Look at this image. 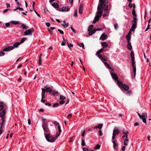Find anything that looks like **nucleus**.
Instances as JSON below:
<instances>
[{"instance_id": "nucleus-1", "label": "nucleus", "mask_w": 151, "mask_h": 151, "mask_svg": "<svg viewBox=\"0 0 151 151\" xmlns=\"http://www.w3.org/2000/svg\"><path fill=\"white\" fill-rule=\"evenodd\" d=\"M108 1V0H106ZM105 3H108L107 1H106V0H99V4L98 6L97 10L98 11L101 10L103 8V5L105 6L106 8L104 9V10L105 11H107L108 10V6L106 4H105Z\"/></svg>"}, {"instance_id": "nucleus-2", "label": "nucleus", "mask_w": 151, "mask_h": 151, "mask_svg": "<svg viewBox=\"0 0 151 151\" xmlns=\"http://www.w3.org/2000/svg\"><path fill=\"white\" fill-rule=\"evenodd\" d=\"M129 132L127 131H124L123 130V134H124L123 135V140H124V144L127 146V145L129 142V140L128 139V135Z\"/></svg>"}, {"instance_id": "nucleus-3", "label": "nucleus", "mask_w": 151, "mask_h": 151, "mask_svg": "<svg viewBox=\"0 0 151 151\" xmlns=\"http://www.w3.org/2000/svg\"><path fill=\"white\" fill-rule=\"evenodd\" d=\"M45 137L47 141L50 142H54L56 139L55 138L51 136V134L50 133L46 134L45 135Z\"/></svg>"}, {"instance_id": "nucleus-4", "label": "nucleus", "mask_w": 151, "mask_h": 151, "mask_svg": "<svg viewBox=\"0 0 151 151\" xmlns=\"http://www.w3.org/2000/svg\"><path fill=\"white\" fill-rule=\"evenodd\" d=\"M129 87L128 86L125 84H123V90L127 91H123V93L126 94L127 95L129 96L132 94V91L131 90H129Z\"/></svg>"}, {"instance_id": "nucleus-5", "label": "nucleus", "mask_w": 151, "mask_h": 151, "mask_svg": "<svg viewBox=\"0 0 151 151\" xmlns=\"http://www.w3.org/2000/svg\"><path fill=\"white\" fill-rule=\"evenodd\" d=\"M139 118L142 119L143 122L146 125V119L147 117V114L146 113H143L142 115H141L139 113H138Z\"/></svg>"}, {"instance_id": "nucleus-6", "label": "nucleus", "mask_w": 151, "mask_h": 151, "mask_svg": "<svg viewBox=\"0 0 151 151\" xmlns=\"http://www.w3.org/2000/svg\"><path fill=\"white\" fill-rule=\"evenodd\" d=\"M131 62L132 67L133 73L134 74L133 78H134L136 75V67L134 61V59H131Z\"/></svg>"}, {"instance_id": "nucleus-7", "label": "nucleus", "mask_w": 151, "mask_h": 151, "mask_svg": "<svg viewBox=\"0 0 151 151\" xmlns=\"http://www.w3.org/2000/svg\"><path fill=\"white\" fill-rule=\"evenodd\" d=\"M34 32V29L33 28H32L25 31L24 33V34L25 35H31Z\"/></svg>"}, {"instance_id": "nucleus-8", "label": "nucleus", "mask_w": 151, "mask_h": 151, "mask_svg": "<svg viewBox=\"0 0 151 151\" xmlns=\"http://www.w3.org/2000/svg\"><path fill=\"white\" fill-rule=\"evenodd\" d=\"M69 8L67 6H64L62 8H60L58 9H57V10L60 12H68L69 11Z\"/></svg>"}, {"instance_id": "nucleus-9", "label": "nucleus", "mask_w": 151, "mask_h": 151, "mask_svg": "<svg viewBox=\"0 0 151 151\" xmlns=\"http://www.w3.org/2000/svg\"><path fill=\"white\" fill-rule=\"evenodd\" d=\"M42 127L45 132H48V128L47 127V125L45 122H43Z\"/></svg>"}, {"instance_id": "nucleus-10", "label": "nucleus", "mask_w": 151, "mask_h": 151, "mask_svg": "<svg viewBox=\"0 0 151 151\" xmlns=\"http://www.w3.org/2000/svg\"><path fill=\"white\" fill-rule=\"evenodd\" d=\"M111 75L113 79L117 81L118 80V77L115 73H111Z\"/></svg>"}, {"instance_id": "nucleus-11", "label": "nucleus", "mask_w": 151, "mask_h": 151, "mask_svg": "<svg viewBox=\"0 0 151 151\" xmlns=\"http://www.w3.org/2000/svg\"><path fill=\"white\" fill-rule=\"evenodd\" d=\"M6 112V109H4L2 111L0 112V116L2 118H4V116Z\"/></svg>"}, {"instance_id": "nucleus-12", "label": "nucleus", "mask_w": 151, "mask_h": 151, "mask_svg": "<svg viewBox=\"0 0 151 151\" xmlns=\"http://www.w3.org/2000/svg\"><path fill=\"white\" fill-rule=\"evenodd\" d=\"M13 49V47L12 46H8L4 48L3 50V51H8L9 50H11Z\"/></svg>"}, {"instance_id": "nucleus-13", "label": "nucleus", "mask_w": 151, "mask_h": 151, "mask_svg": "<svg viewBox=\"0 0 151 151\" xmlns=\"http://www.w3.org/2000/svg\"><path fill=\"white\" fill-rule=\"evenodd\" d=\"M107 38V35L105 34H102L100 38V39H101L103 40H104Z\"/></svg>"}, {"instance_id": "nucleus-14", "label": "nucleus", "mask_w": 151, "mask_h": 151, "mask_svg": "<svg viewBox=\"0 0 151 151\" xmlns=\"http://www.w3.org/2000/svg\"><path fill=\"white\" fill-rule=\"evenodd\" d=\"M52 6L57 10L59 9L58 8H59V5L57 3L54 2L52 4Z\"/></svg>"}, {"instance_id": "nucleus-15", "label": "nucleus", "mask_w": 151, "mask_h": 151, "mask_svg": "<svg viewBox=\"0 0 151 151\" xmlns=\"http://www.w3.org/2000/svg\"><path fill=\"white\" fill-rule=\"evenodd\" d=\"M117 84L121 88V90H123V83L119 81H117Z\"/></svg>"}, {"instance_id": "nucleus-16", "label": "nucleus", "mask_w": 151, "mask_h": 151, "mask_svg": "<svg viewBox=\"0 0 151 151\" xmlns=\"http://www.w3.org/2000/svg\"><path fill=\"white\" fill-rule=\"evenodd\" d=\"M127 47L128 49L129 50H131L132 49V47L131 45V43L130 41L127 42Z\"/></svg>"}, {"instance_id": "nucleus-17", "label": "nucleus", "mask_w": 151, "mask_h": 151, "mask_svg": "<svg viewBox=\"0 0 151 151\" xmlns=\"http://www.w3.org/2000/svg\"><path fill=\"white\" fill-rule=\"evenodd\" d=\"M89 32L88 34L89 36H91L94 34L96 31V29H94L91 31H88Z\"/></svg>"}, {"instance_id": "nucleus-18", "label": "nucleus", "mask_w": 151, "mask_h": 151, "mask_svg": "<svg viewBox=\"0 0 151 151\" xmlns=\"http://www.w3.org/2000/svg\"><path fill=\"white\" fill-rule=\"evenodd\" d=\"M79 12L80 14H81L83 12V6L82 4H81L80 6Z\"/></svg>"}, {"instance_id": "nucleus-19", "label": "nucleus", "mask_w": 151, "mask_h": 151, "mask_svg": "<svg viewBox=\"0 0 151 151\" xmlns=\"http://www.w3.org/2000/svg\"><path fill=\"white\" fill-rule=\"evenodd\" d=\"M20 45V43H19V42H17L14 43L12 46V47H13V49L14 47L17 48L18 47V46Z\"/></svg>"}, {"instance_id": "nucleus-20", "label": "nucleus", "mask_w": 151, "mask_h": 151, "mask_svg": "<svg viewBox=\"0 0 151 151\" xmlns=\"http://www.w3.org/2000/svg\"><path fill=\"white\" fill-rule=\"evenodd\" d=\"M119 132V129L115 128L113 130V134H117Z\"/></svg>"}, {"instance_id": "nucleus-21", "label": "nucleus", "mask_w": 151, "mask_h": 151, "mask_svg": "<svg viewBox=\"0 0 151 151\" xmlns=\"http://www.w3.org/2000/svg\"><path fill=\"white\" fill-rule=\"evenodd\" d=\"M101 45L103 47V48H105L108 47V45L107 44L106 42H103L101 43Z\"/></svg>"}, {"instance_id": "nucleus-22", "label": "nucleus", "mask_w": 151, "mask_h": 151, "mask_svg": "<svg viewBox=\"0 0 151 151\" xmlns=\"http://www.w3.org/2000/svg\"><path fill=\"white\" fill-rule=\"evenodd\" d=\"M103 125V124H99L98 126H95L93 129H95L97 128L99 129H101L102 128Z\"/></svg>"}, {"instance_id": "nucleus-23", "label": "nucleus", "mask_w": 151, "mask_h": 151, "mask_svg": "<svg viewBox=\"0 0 151 151\" xmlns=\"http://www.w3.org/2000/svg\"><path fill=\"white\" fill-rule=\"evenodd\" d=\"M137 24H132V25L131 26V29L132 31L134 32V31L135 29L136 28Z\"/></svg>"}, {"instance_id": "nucleus-24", "label": "nucleus", "mask_w": 151, "mask_h": 151, "mask_svg": "<svg viewBox=\"0 0 151 151\" xmlns=\"http://www.w3.org/2000/svg\"><path fill=\"white\" fill-rule=\"evenodd\" d=\"M103 12L101 11V10L97 12V15L101 17L102 15Z\"/></svg>"}, {"instance_id": "nucleus-25", "label": "nucleus", "mask_w": 151, "mask_h": 151, "mask_svg": "<svg viewBox=\"0 0 151 151\" xmlns=\"http://www.w3.org/2000/svg\"><path fill=\"white\" fill-rule=\"evenodd\" d=\"M132 24H136L137 23V18L135 17H133V20L132 21Z\"/></svg>"}, {"instance_id": "nucleus-26", "label": "nucleus", "mask_w": 151, "mask_h": 151, "mask_svg": "<svg viewBox=\"0 0 151 151\" xmlns=\"http://www.w3.org/2000/svg\"><path fill=\"white\" fill-rule=\"evenodd\" d=\"M21 24H22V25L21 26V27H22V29H27L28 28V27H26L25 25H24L23 23Z\"/></svg>"}, {"instance_id": "nucleus-27", "label": "nucleus", "mask_w": 151, "mask_h": 151, "mask_svg": "<svg viewBox=\"0 0 151 151\" xmlns=\"http://www.w3.org/2000/svg\"><path fill=\"white\" fill-rule=\"evenodd\" d=\"M104 65L106 66L108 68L110 69H111V67L109 65V64L107 62H104Z\"/></svg>"}, {"instance_id": "nucleus-28", "label": "nucleus", "mask_w": 151, "mask_h": 151, "mask_svg": "<svg viewBox=\"0 0 151 151\" xmlns=\"http://www.w3.org/2000/svg\"><path fill=\"white\" fill-rule=\"evenodd\" d=\"M125 38L127 40V42L128 41H130L131 40V36L127 35L126 36Z\"/></svg>"}, {"instance_id": "nucleus-29", "label": "nucleus", "mask_w": 151, "mask_h": 151, "mask_svg": "<svg viewBox=\"0 0 151 151\" xmlns=\"http://www.w3.org/2000/svg\"><path fill=\"white\" fill-rule=\"evenodd\" d=\"M66 99V97L60 95L59 99L61 100L64 101Z\"/></svg>"}, {"instance_id": "nucleus-30", "label": "nucleus", "mask_w": 151, "mask_h": 151, "mask_svg": "<svg viewBox=\"0 0 151 151\" xmlns=\"http://www.w3.org/2000/svg\"><path fill=\"white\" fill-rule=\"evenodd\" d=\"M63 41L61 43V45L62 46L65 45L66 44V42L65 41V38L64 37H63Z\"/></svg>"}, {"instance_id": "nucleus-31", "label": "nucleus", "mask_w": 151, "mask_h": 151, "mask_svg": "<svg viewBox=\"0 0 151 151\" xmlns=\"http://www.w3.org/2000/svg\"><path fill=\"white\" fill-rule=\"evenodd\" d=\"M130 56L131 58V59H134V52L132 51L130 53Z\"/></svg>"}, {"instance_id": "nucleus-32", "label": "nucleus", "mask_w": 151, "mask_h": 151, "mask_svg": "<svg viewBox=\"0 0 151 151\" xmlns=\"http://www.w3.org/2000/svg\"><path fill=\"white\" fill-rule=\"evenodd\" d=\"M103 48H101L96 53V55H97V54L101 53L103 51Z\"/></svg>"}, {"instance_id": "nucleus-33", "label": "nucleus", "mask_w": 151, "mask_h": 151, "mask_svg": "<svg viewBox=\"0 0 151 151\" xmlns=\"http://www.w3.org/2000/svg\"><path fill=\"white\" fill-rule=\"evenodd\" d=\"M52 89L51 87H46V88L45 89V90L46 92H49L50 91H51V90H52Z\"/></svg>"}, {"instance_id": "nucleus-34", "label": "nucleus", "mask_w": 151, "mask_h": 151, "mask_svg": "<svg viewBox=\"0 0 151 151\" xmlns=\"http://www.w3.org/2000/svg\"><path fill=\"white\" fill-rule=\"evenodd\" d=\"M93 25H90L89 26L88 28V31H91V30H92V29L93 28Z\"/></svg>"}, {"instance_id": "nucleus-35", "label": "nucleus", "mask_w": 151, "mask_h": 151, "mask_svg": "<svg viewBox=\"0 0 151 151\" xmlns=\"http://www.w3.org/2000/svg\"><path fill=\"white\" fill-rule=\"evenodd\" d=\"M11 23L15 25H16L19 23V22L18 21H12L11 22Z\"/></svg>"}, {"instance_id": "nucleus-36", "label": "nucleus", "mask_w": 151, "mask_h": 151, "mask_svg": "<svg viewBox=\"0 0 151 151\" xmlns=\"http://www.w3.org/2000/svg\"><path fill=\"white\" fill-rule=\"evenodd\" d=\"M80 44L81 45V47H82L83 49H84V44L83 43H79L78 42L77 43V45L78 46H80Z\"/></svg>"}, {"instance_id": "nucleus-37", "label": "nucleus", "mask_w": 151, "mask_h": 151, "mask_svg": "<svg viewBox=\"0 0 151 151\" xmlns=\"http://www.w3.org/2000/svg\"><path fill=\"white\" fill-rule=\"evenodd\" d=\"M101 146L99 145H96L94 148V149L95 150L97 149H99L100 147Z\"/></svg>"}, {"instance_id": "nucleus-38", "label": "nucleus", "mask_w": 151, "mask_h": 151, "mask_svg": "<svg viewBox=\"0 0 151 151\" xmlns=\"http://www.w3.org/2000/svg\"><path fill=\"white\" fill-rule=\"evenodd\" d=\"M112 142L113 144V148L114 150H115L116 147L117 146V144L116 143L115 141H112Z\"/></svg>"}, {"instance_id": "nucleus-39", "label": "nucleus", "mask_w": 151, "mask_h": 151, "mask_svg": "<svg viewBox=\"0 0 151 151\" xmlns=\"http://www.w3.org/2000/svg\"><path fill=\"white\" fill-rule=\"evenodd\" d=\"M59 103H56L55 104H54L53 106L52 107L53 108H56L58 107L59 106Z\"/></svg>"}, {"instance_id": "nucleus-40", "label": "nucleus", "mask_w": 151, "mask_h": 151, "mask_svg": "<svg viewBox=\"0 0 151 151\" xmlns=\"http://www.w3.org/2000/svg\"><path fill=\"white\" fill-rule=\"evenodd\" d=\"M62 26L64 28H65L68 27L69 26V24L68 23H66L65 24H61Z\"/></svg>"}, {"instance_id": "nucleus-41", "label": "nucleus", "mask_w": 151, "mask_h": 151, "mask_svg": "<svg viewBox=\"0 0 151 151\" xmlns=\"http://www.w3.org/2000/svg\"><path fill=\"white\" fill-rule=\"evenodd\" d=\"M132 14L133 15L134 17H136V12L134 9H133L132 12Z\"/></svg>"}, {"instance_id": "nucleus-42", "label": "nucleus", "mask_w": 151, "mask_h": 151, "mask_svg": "<svg viewBox=\"0 0 151 151\" xmlns=\"http://www.w3.org/2000/svg\"><path fill=\"white\" fill-rule=\"evenodd\" d=\"M26 39V38H25V37L21 39V40L20 42H19V43H20V44L21 43H22L24 42L25 41V40Z\"/></svg>"}, {"instance_id": "nucleus-43", "label": "nucleus", "mask_w": 151, "mask_h": 151, "mask_svg": "<svg viewBox=\"0 0 151 151\" xmlns=\"http://www.w3.org/2000/svg\"><path fill=\"white\" fill-rule=\"evenodd\" d=\"M3 50L0 51V57L3 56L5 55V53Z\"/></svg>"}, {"instance_id": "nucleus-44", "label": "nucleus", "mask_w": 151, "mask_h": 151, "mask_svg": "<svg viewBox=\"0 0 151 151\" xmlns=\"http://www.w3.org/2000/svg\"><path fill=\"white\" fill-rule=\"evenodd\" d=\"M77 12H78L77 10L76 9H75V11L74 14V17H77L78 16Z\"/></svg>"}, {"instance_id": "nucleus-45", "label": "nucleus", "mask_w": 151, "mask_h": 151, "mask_svg": "<svg viewBox=\"0 0 151 151\" xmlns=\"http://www.w3.org/2000/svg\"><path fill=\"white\" fill-rule=\"evenodd\" d=\"M42 59L41 58H39V60H38V64L39 65H41L42 64L41 63Z\"/></svg>"}, {"instance_id": "nucleus-46", "label": "nucleus", "mask_w": 151, "mask_h": 151, "mask_svg": "<svg viewBox=\"0 0 151 151\" xmlns=\"http://www.w3.org/2000/svg\"><path fill=\"white\" fill-rule=\"evenodd\" d=\"M60 132H59L58 131L57 132L56 134V135H55V138H57L60 134Z\"/></svg>"}, {"instance_id": "nucleus-47", "label": "nucleus", "mask_w": 151, "mask_h": 151, "mask_svg": "<svg viewBox=\"0 0 151 151\" xmlns=\"http://www.w3.org/2000/svg\"><path fill=\"white\" fill-rule=\"evenodd\" d=\"M41 89L42 90V94H45L46 91L45 89L42 88Z\"/></svg>"}, {"instance_id": "nucleus-48", "label": "nucleus", "mask_w": 151, "mask_h": 151, "mask_svg": "<svg viewBox=\"0 0 151 151\" xmlns=\"http://www.w3.org/2000/svg\"><path fill=\"white\" fill-rule=\"evenodd\" d=\"M100 17L99 16H97V15L95 17L94 19L95 20H97L98 21L99 20V18Z\"/></svg>"}, {"instance_id": "nucleus-49", "label": "nucleus", "mask_w": 151, "mask_h": 151, "mask_svg": "<svg viewBox=\"0 0 151 151\" xmlns=\"http://www.w3.org/2000/svg\"><path fill=\"white\" fill-rule=\"evenodd\" d=\"M65 102V101L61 100L59 102V104H63Z\"/></svg>"}, {"instance_id": "nucleus-50", "label": "nucleus", "mask_w": 151, "mask_h": 151, "mask_svg": "<svg viewBox=\"0 0 151 151\" xmlns=\"http://www.w3.org/2000/svg\"><path fill=\"white\" fill-rule=\"evenodd\" d=\"M85 142L83 140V139H82V142H81V145L83 146H84L85 145Z\"/></svg>"}, {"instance_id": "nucleus-51", "label": "nucleus", "mask_w": 151, "mask_h": 151, "mask_svg": "<svg viewBox=\"0 0 151 151\" xmlns=\"http://www.w3.org/2000/svg\"><path fill=\"white\" fill-rule=\"evenodd\" d=\"M58 31H59V32H60V33L61 34L63 35V34H64V32H63V31H62V30H60V29H58Z\"/></svg>"}, {"instance_id": "nucleus-52", "label": "nucleus", "mask_w": 151, "mask_h": 151, "mask_svg": "<svg viewBox=\"0 0 151 151\" xmlns=\"http://www.w3.org/2000/svg\"><path fill=\"white\" fill-rule=\"evenodd\" d=\"M1 119L2 120V122L0 124H1V126H3L4 125V124L5 122V119L3 118H2Z\"/></svg>"}, {"instance_id": "nucleus-53", "label": "nucleus", "mask_w": 151, "mask_h": 151, "mask_svg": "<svg viewBox=\"0 0 151 151\" xmlns=\"http://www.w3.org/2000/svg\"><path fill=\"white\" fill-rule=\"evenodd\" d=\"M114 27L115 29H116L118 28V24L116 23L114 24Z\"/></svg>"}, {"instance_id": "nucleus-54", "label": "nucleus", "mask_w": 151, "mask_h": 151, "mask_svg": "<svg viewBox=\"0 0 151 151\" xmlns=\"http://www.w3.org/2000/svg\"><path fill=\"white\" fill-rule=\"evenodd\" d=\"M96 55H97V56L100 59H101V58L103 57L102 55L101 54H97Z\"/></svg>"}, {"instance_id": "nucleus-55", "label": "nucleus", "mask_w": 151, "mask_h": 151, "mask_svg": "<svg viewBox=\"0 0 151 151\" xmlns=\"http://www.w3.org/2000/svg\"><path fill=\"white\" fill-rule=\"evenodd\" d=\"M68 47L70 48V47H73V45L71 43H68Z\"/></svg>"}, {"instance_id": "nucleus-56", "label": "nucleus", "mask_w": 151, "mask_h": 151, "mask_svg": "<svg viewBox=\"0 0 151 151\" xmlns=\"http://www.w3.org/2000/svg\"><path fill=\"white\" fill-rule=\"evenodd\" d=\"M70 29H71L72 30V31L75 33H76V32L75 30L73 28V27L72 26H71V27H70Z\"/></svg>"}, {"instance_id": "nucleus-57", "label": "nucleus", "mask_w": 151, "mask_h": 151, "mask_svg": "<svg viewBox=\"0 0 151 151\" xmlns=\"http://www.w3.org/2000/svg\"><path fill=\"white\" fill-rule=\"evenodd\" d=\"M45 24L47 27H50V23L49 22H46Z\"/></svg>"}, {"instance_id": "nucleus-58", "label": "nucleus", "mask_w": 151, "mask_h": 151, "mask_svg": "<svg viewBox=\"0 0 151 151\" xmlns=\"http://www.w3.org/2000/svg\"><path fill=\"white\" fill-rule=\"evenodd\" d=\"M58 131L59 132H61V129H60V127L59 125H58Z\"/></svg>"}, {"instance_id": "nucleus-59", "label": "nucleus", "mask_w": 151, "mask_h": 151, "mask_svg": "<svg viewBox=\"0 0 151 151\" xmlns=\"http://www.w3.org/2000/svg\"><path fill=\"white\" fill-rule=\"evenodd\" d=\"M72 116V114H68L67 118H70Z\"/></svg>"}, {"instance_id": "nucleus-60", "label": "nucleus", "mask_w": 151, "mask_h": 151, "mask_svg": "<svg viewBox=\"0 0 151 151\" xmlns=\"http://www.w3.org/2000/svg\"><path fill=\"white\" fill-rule=\"evenodd\" d=\"M11 9H6L3 11V13H6L8 12V10H10Z\"/></svg>"}, {"instance_id": "nucleus-61", "label": "nucleus", "mask_w": 151, "mask_h": 151, "mask_svg": "<svg viewBox=\"0 0 151 151\" xmlns=\"http://www.w3.org/2000/svg\"><path fill=\"white\" fill-rule=\"evenodd\" d=\"M150 27V24H148L147 27V28H146V29L145 31L146 32V31H147L148 30V29H149Z\"/></svg>"}, {"instance_id": "nucleus-62", "label": "nucleus", "mask_w": 151, "mask_h": 151, "mask_svg": "<svg viewBox=\"0 0 151 151\" xmlns=\"http://www.w3.org/2000/svg\"><path fill=\"white\" fill-rule=\"evenodd\" d=\"M34 11L38 16L40 17H41L40 14L39 13H38L36 10H35Z\"/></svg>"}, {"instance_id": "nucleus-63", "label": "nucleus", "mask_w": 151, "mask_h": 151, "mask_svg": "<svg viewBox=\"0 0 151 151\" xmlns=\"http://www.w3.org/2000/svg\"><path fill=\"white\" fill-rule=\"evenodd\" d=\"M99 135L100 136H101V135H102L103 133H102V132L101 130H99Z\"/></svg>"}, {"instance_id": "nucleus-64", "label": "nucleus", "mask_w": 151, "mask_h": 151, "mask_svg": "<svg viewBox=\"0 0 151 151\" xmlns=\"http://www.w3.org/2000/svg\"><path fill=\"white\" fill-rule=\"evenodd\" d=\"M83 151H89L88 149L87 148H85V147H83Z\"/></svg>"}]
</instances>
